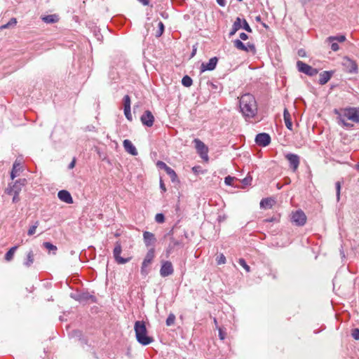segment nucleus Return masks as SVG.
I'll return each mask as SVG.
<instances>
[{"instance_id": "22", "label": "nucleus", "mask_w": 359, "mask_h": 359, "mask_svg": "<svg viewBox=\"0 0 359 359\" xmlns=\"http://www.w3.org/2000/svg\"><path fill=\"white\" fill-rule=\"evenodd\" d=\"M332 74V72L327 71L322 72L320 74L319 83L321 85H325V83H327L331 79Z\"/></svg>"}, {"instance_id": "38", "label": "nucleus", "mask_w": 359, "mask_h": 359, "mask_svg": "<svg viewBox=\"0 0 359 359\" xmlns=\"http://www.w3.org/2000/svg\"><path fill=\"white\" fill-rule=\"evenodd\" d=\"M124 108H130V97L126 95L123 97Z\"/></svg>"}, {"instance_id": "6", "label": "nucleus", "mask_w": 359, "mask_h": 359, "mask_svg": "<svg viewBox=\"0 0 359 359\" xmlns=\"http://www.w3.org/2000/svg\"><path fill=\"white\" fill-rule=\"evenodd\" d=\"M291 222L297 226H304L306 222V216L302 210H296L291 214Z\"/></svg>"}, {"instance_id": "56", "label": "nucleus", "mask_w": 359, "mask_h": 359, "mask_svg": "<svg viewBox=\"0 0 359 359\" xmlns=\"http://www.w3.org/2000/svg\"><path fill=\"white\" fill-rule=\"evenodd\" d=\"M7 28H9V27H8V24H7V23H6V24H5V25H2V26L0 27V29H7Z\"/></svg>"}, {"instance_id": "55", "label": "nucleus", "mask_w": 359, "mask_h": 359, "mask_svg": "<svg viewBox=\"0 0 359 359\" xmlns=\"http://www.w3.org/2000/svg\"><path fill=\"white\" fill-rule=\"evenodd\" d=\"M140 2H141L143 5L147 6L149 4V0H138Z\"/></svg>"}, {"instance_id": "43", "label": "nucleus", "mask_w": 359, "mask_h": 359, "mask_svg": "<svg viewBox=\"0 0 359 359\" xmlns=\"http://www.w3.org/2000/svg\"><path fill=\"white\" fill-rule=\"evenodd\" d=\"M351 335L355 340H359V329L355 328L352 330Z\"/></svg>"}, {"instance_id": "11", "label": "nucleus", "mask_w": 359, "mask_h": 359, "mask_svg": "<svg viewBox=\"0 0 359 359\" xmlns=\"http://www.w3.org/2000/svg\"><path fill=\"white\" fill-rule=\"evenodd\" d=\"M174 269L172 263L170 261L162 262L160 269V274L162 277H167L173 273Z\"/></svg>"}, {"instance_id": "42", "label": "nucleus", "mask_w": 359, "mask_h": 359, "mask_svg": "<svg viewBox=\"0 0 359 359\" xmlns=\"http://www.w3.org/2000/svg\"><path fill=\"white\" fill-rule=\"evenodd\" d=\"M124 114L128 121H131L133 120L130 108H124Z\"/></svg>"}, {"instance_id": "49", "label": "nucleus", "mask_w": 359, "mask_h": 359, "mask_svg": "<svg viewBox=\"0 0 359 359\" xmlns=\"http://www.w3.org/2000/svg\"><path fill=\"white\" fill-rule=\"evenodd\" d=\"M172 242V244H171V243L169 245V247H168V248H169V249H170V250L168 251V252H170V250H171V249H172L175 245H179V242H178V241H175V240H173Z\"/></svg>"}, {"instance_id": "29", "label": "nucleus", "mask_w": 359, "mask_h": 359, "mask_svg": "<svg viewBox=\"0 0 359 359\" xmlns=\"http://www.w3.org/2000/svg\"><path fill=\"white\" fill-rule=\"evenodd\" d=\"M166 173L170 176L172 182H175L177 180V175L175 170L170 168L169 166L165 170Z\"/></svg>"}, {"instance_id": "20", "label": "nucleus", "mask_w": 359, "mask_h": 359, "mask_svg": "<svg viewBox=\"0 0 359 359\" xmlns=\"http://www.w3.org/2000/svg\"><path fill=\"white\" fill-rule=\"evenodd\" d=\"M76 299V300H78L82 303H85L88 301H91L92 302H94L95 301V297L90 294L88 292H83V293L78 294L77 297Z\"/></svg>"}, {"instance_id": "17", "label": "nucleus", "mask_w": 359, "mask_h": 359, "mask_svg": "<svg viewBox=\"0 0 359 359\" xmlns=\"http://www.w3.org/2000/svg\"><path fill=\"white\" fill-rule=\"evenodd\" d=\"M143 238L145 245L147 247L154 248V245L156 242V238L154 233L149 231H144L143 233Z\"/></svg>"}, {"instance_id": "16", "label": "nucleus", "mask_w": 359, "mask_h": 359, "mask_svg": "<svg viewBox=\"0 0 359 359\" xmlns=\"http://www.w3.org/2000/svg\"><path fill=\"white\" fill-rule=\"evenodd\" d=\"M286 159L289 161L293 171H296L299 165V156L294 154H287L285 155Z\"/></svg>"}, {"instance_id": "3", "label": "nucleus", "mask_w": 359, "mask_h": 359, "mask_svg": "<svg viewBox=\"0 0 359 359\" xmlns=\"http://www.w3.org/2000/svg\"><path fill=\"white\" fill-rule=\"evenodd\" d=\"M342 116L354 123H359V107L346 108L343 110V114L340 115L339 119L343 125L344 126H349L350 124L346 123Z\"/></svg>"}, {"instance_id": "7", "label": "nucleus", "mask_w": 359, "mask_h": 359, "mask_svg": "<svg viewBox=\"0 0 359 359\" xmlns=\"http://www.w3.org/2000/svg\"><path fill=\"white\" fill-rule=\"evenodd\" d=\"M297 67L300 72L304 73L305 74L311 76L316 75L318 72L316 69L313 68L311 66L300 60L297 61Z\"/></svg>"}, {"instance_id": "28", "label": "nucleus", "mask_w": 359, "mask_h": 359, "mask_svg": "<svg viewBox=\"0 0 359 359\" xmlns=\"http://www.w3.org/2000/svg\"><path fill=\"white\" fill-rule=\"evenodd\" d=\"M18 246H13L12 247L5 255V259L7 262H10L13 259L14 254L18 249Z\"/></svg>"}, {"instance_id": "33", "label": "nucleus", "mask_w": 359, "mask_h": 359, "mask_svg": "<svg viewBox=\"0 0 359 359\" xmlns=\"http://www.w3.org/2000/svg\"><path fill=\"white\" fill-rule=\"evenodd\" d=\"M43 246L48 250L49 251H53V254H55L57 248L55 245H53L52 243L49 242H45L43 243Z\"/></svg>"}, {"instance_id": "30", "label": "nucleus", "mask_w": 359, "mask_h": 359, "mask_svg": "<svg viewBox=\"0 0 359 359\" xmlns=\"http://www.w3.org/2000/svg\"><path fill=\"white\" fill-rule=\"evenodd\" d=\"M327 41H329V42H332V41H339V42H344L346 41V36L344 35H340V36H329L327 39Z\"/></svg>"}, {"instance_id": "25", "label": "nucleus", "mask_w": 359, "mask_h": 359, "mask_svg": "<svg viewBox=\"0 0 359 359\" xmlns=\"http://www.w3.org/2000/svg\"><path fill=\"white\" fill-rule=\"evenodd\" d=\"M275 204V201L271 198H264L260 202V207L264 209L271 208Z\"/></svg>"}, {"instance_id": "50", "label": "nucleus", "mask_w": 359, "mask_h": 359, "mask_svg": "<svg viewBox=\"0 0 359 359\" xmlns=\"http://www.w3.org/2000/svg\"><path fill=\"white\" fill-rule=\"evenodd\" d=\"M239 36H240V39L243 41H245L248 39V36L245 33H243V32L241 33Z\"/></svg>"}, {"instance_id": "52", "label": "nucleus", "mask_w": 359, "mask_h": 359, "mask_svg": "<svg viewBox=\"0 0 359 359\" xmlns=\"http://www.w3.org/2000/svg\"><path fill=\"white\" fill-rule=\"evenodd\" d=\"M218 330H219V338L221 339H224V334L223 333L222 330L220 327H219Z\"/></svg>"}, {"instance_id": "58", "label": "nucleus", "mask_w": 359, "mask_h": 359, "mask_svg": "<svg viewBox=\"0 0 359 359\" xmlns=\"http://www.w3.org/2000/svg\"><path fill=\"white\" fill-rule=\"evenodd\" d=\"M356 169L359 170V163L356 165Z\"/></svg>"}, {"instance_id": "12", "label": "nucleus", "mask_w": 359, "mask_h": 359, "mask_svg": "<svg viewBox=\"0 0 359 359\" xmlns=\"http://www.w3.org/2000/svg\"><path fill=\"white\" fill-rule=\"evenodd\" d=\"M343 65L346 68V71L349 73H356L358 70V65L356 62L350 59L349 57H344L343 60Z\"/></svg>"}, {"instance_id": "44", "label": "nucleus", "mask_w": 359, "mask_h": 359, "mask_svg": "<svg viewBox=\"0 0 359 359\" xmlns=\"http://www.w3.org/2000/svg\"><path fill=\"white\" fill-rule=\"evenodd\" d=\"M156 165L160 169H163L164 170L168 167L164 162L158 161L156 163Z\"/></svg>"}, {"instance_id": "37", "label": "nucleus", "mask_w": 359, "mask_h": 359, "mask_svg": "<svg viewBox=\"0 0 359 359\" xmlns=\"http://www.w3.org/2000/svg\"><path fill=\"white\" fill-rule=\"evenodd\" d=\"M155 221L159 224L163 223L165 222V217H164L163 214H162V213L156 214L155 216Z\"/></svg>"}, {"instance_id": "18", "label": "nucleus", "mask_w": 359, "mask_h": 359, "mask_svg": "<svg viewBox=\"0 0 359 359\" xmlns=\"http://www.w3.org/2000/svg\"><path fill=\"white\" fill-rule=\"evenodd\" d=\"M57 196L59 199L67 204L73 203V199L68 191L61 190L58 192Z\"/></svg>"}, {"instance_id": "15", "label": "nucleus", "mask_w": 359, "mask_h": 359, "mask_svg": "<svg viewBox=\"0 0 359 359\" xmlns=\"http://www.w3.org/2000/svg\"><path fill=\"white\" fill-rule=\"evenodd\" d=\"M217 57H213L209 60L208 62L202 63L201 66V72H204L205 71H212L215 69L217 66Z\"/></svg>"}, {"instance_id": "5", "label": "nucleus", "mask_w": 359, "mask_h": 359, "mask_svg": "<svg viewBox=\"0 0 359 359\" xmlns=\"http://www.w3.org/2000/svg\"><path fill=\"white\" fill-rule=\"evenodd\" d=\"M154 257H155L154 248H151L147 252L146 256L142 262V267H141L142 274H143L144 276L148 274V270L147 269V268L151 264Z\"/></svg>"}, {"instance_id": "48", "label": "nucleus", "mask_w": 359, "mask_h": 359, "mask_svg": "<svg viewBox=\"0 0 359 359\" xmlns=\"http://www.w3.org/2000/svg\"><path fill=\"white\" fill-rule=\"evenodd\" d=\"M252 180L251 177H247L243 180L242 182L244 185H248L250 184Z\"/></svg>"}, {"instance_id": "26", "label": "nucleus", "mask_w": 359, "mask_h": 359, "mask_svg": "<svg viewBox=\"0 0 359 359\" xmlns=\"http://www.w3.org/2000/svg\"><path fill=\"white\" fill-rule=\"evenodd\" d=\"M241 28V18L238 17L235 22H233V25L232 26L231 31L229 33V35L231 36L234 35L236 32Z\"/></svg>"}, {"instance_id": "1", "label": "nucleus", "mask_w": 359, "mask_h": 359, "mask_svg": "<svg viewBox=\"0 0 359 359\" xmlns=\"http://www.w3.org/2000/svg\"><path fill=\"white\" fill-rule=\"evenodd\" d=\"M239 106L241 113L246 119L255 117L257 113L256 100L250 93L244 94L240 97Z\"/></svg>"}, {"instance_id": "57", "label": "nucleus", "mask_w": 359, "mask_h": 359, "mask_svg": "<svg viewBox=\"0 0 359 359\" xmlns=\"http://www.w3.org/2000/svg\"><path fill=\"white\" fill-rule=\"evenodd\" d=\"M214 323H215V325L216 327H217V328H219V327H218V325H217V319H216L215 318H214Z\"/></svg>"}, {"instance_id": "24", "label": "nucleus", "mask_w": 359, "mask_h": 359, "mask_svg": "<svg viewBox=\"0 0 359 359\" xmlns=\"http://www.w3.org/2000/svg\"><path fill=\"white\" fill-rule=\"evenodd\" d=\"M283 117L286 127L291 130L292 129L291 115L287 109H284Z\"/></svg>"}, {"instance_id": "2", "label": "nucleus", "mask_w": 359, "mask_h": 359, "mask_svg": "<svg viewBox=\"0 0 359 359\" xmlns=\"http://www.w3.org/2000/svg\"><path fill=\"white\" fill-rule=\"evenodd\" d=\"M134 330L137 341L140 344L147 346L154 341L152 337L147 335V330L144 321H136L134 325Z\"/></svg>"}, {"instance_id": "23", "label": "nucleus", "mask_w": 359, "mask_h": 359, "mask_svg": "<svg viewBox=\"0 0 359 359\" xmlns=\"http://www.w3.org/2000/svg\"><path fill=\"white\" fill-rule=\"evenodd\" d=\"M42 20L47 24H53L58 22L59 16L56 14L48 15L41 17Z\"/></svg>"}, {"instance_id": "53", "label": "nucleus", "mask_w": 359, "mask_h": 359, "mask_svg": "<svg viewBox=\"0 0 359 359\" xmlns=\"http://www.w3.org/2000/svg\"><path fill=\"white\" fill-rule=\"evenodd\" d=\"M217 4L221 6H224L226 5L225 0H217Z\"/></svg>"}, {"instance_id": "39", "label": "nucleus", "mask_w": 359, "mask_h": 359, "mask_svg": "<svg viewBox=\"0 0 359 359\" xmlns=\"http://www.w3.org/2000/svg\"><path fill=\"white\" fill-rule=\"evenodd\" d=\"M217 264H224L226 263V257L223 254H220L219 256H217Z\"/></svg>"}, {"instance_id": "8", "label": "nucleus", "mask_w": 359, "mask_h": 359, "mask_svg": "<svg viewBox=\"0 0 359 359\" xmlns=\"http://www.w3.org/2000/svg\"><path fill=\"white\" fill-rule=\"evenodd\" d=\"M194 142L195 143V147H196L198 153L200 154L201 157L203 159L208 161V149L205 146V144L202 141H201L199 139H194Z\"/></svg>"}, {"instance_id": "32", "label": "nucleus", "mask_w": 359, "mask_h": 359, "mask_svg": "<svg viewBox=\"0 0 359 359\" xmlns=\"http://www.w3.org/2000/svg\"><path fill=\"white\" fill-rule=\"evenodd\" d=\"M39 222L36 221L34 222V224L32 226H30L29 229H28L27 234L29 236L34 235L36 233V230L37 227L39 226Z\"/></svg>"}, {"instance_id": "31", "label": "nucleus", "mask_w": 359, "mask_h": 359, "mask_svg": "<svg viewBox=\"0 0 359 359\" xmlns=\"http://www.w3.org/2000/svg\"><path fill=\"white\" fill-rule=\"evenodd\" d=\"M182 83L185 87H190L192 85V79L190 76L186 75L182 78Z\"/></svg>"}, {"instance_id": "21", "label": "nucleus", "mask_w": 359, "mask_h": 359, "mask_svg": "<svg viewBox=\"0 0 359 359\" xmlns=\"http://www.w3.org/2000/svg\"><path fill=\"white\" fill-rule=\"evenodd\" d=\"M22 170L21 163L18 161H15L13 165V169L11 172V177L13 180L15 177L19 175Z\"/></svg>"}, {"instance_id": "54", "label": "nucleus", "mask_w": 359, "mask_h": 359, "mask_svg": "<svg viewBox=\"0 0 359 359\" xmlns=\"http://www.w3.org/2000/svg\"><path fill=\"white\" fill-rule=\"evenodd\" d=\"M76 160L75 158L73 159V161L69 163V168L72 169L75 166Z\"/></svg>"}, {"instance_id": "40", "label": "nucleus", "mask_w": 359, "mask_h": 359, "mask_svg": "<svg viewBox=\"0 0 359 359\" xmlns=\"http://www.w3.org/2000/svg\"><path fill=\"white\" fill-rule=\"evenodd\" d=\"M158 31H157L156 36H161L164 31V25L162 22H158Z\"/></svg>"}, {"instance_id": "36", "label": "nucleus", "mask_w": 359, "mask_h": 359, "mask_svg": "<svg viewBox=\"0 0 359 359\" xmlns=\"http://www.w3.org/2000/svg\"><path fill=\"white\" fill-rule=\"evenodd\" d=\"M238 263H239V264H240L242 267H243V268L245 269V271H246L247 272H250V266L247 264V263H246V262L245 261V259H243V258L239 259V260H238Z\"/></svg>"}, {"instance_id": "27", "label": "nucleus", "mask_w": 359, "mask_h": 359, "mask_svg": "<svg viewBox=\"0 0 359 359\" xmlns=\"http://www.w3.org/2000/svg\"><path fill=\"white\" fill-rule=\"evenodd\" d=\"M34 252L32 250H30L29 252H28V253L27 255V259H26L25 262H24V264L27 267H29L34 263Z\"/></svg>"}, {"instance_id": "35", "label": "nucleus", "mask_w": 359, "mask_h": 359, "mask_svg": "<svg viewBox=\"0 0 359 359\" xmlns=\"http://www.w3.org/2000/svg\"><path fill=\"white\" fill-rule=\"evenodd\" d=\"M175 320V316L173 313H170L168 317L166 319V325L168 326H171L174 324Z\"/></svg>"}, {"instance_id": "14", "label": "nucleus", "mask_w": 359, "mask_h": 359, "mask_svg": "<svg viewBox=\"0 0 359 359\" xmlns=\"http://www.w3.org/2000/svg\"><path fill=\"white\" fill-rule=\"evenodd\" d=\"M140 120L143 125L147 127H151L154 122V116L150 111L147 110L141 116Z\"/></svg>"}, {"instance_id": "45", "label": "nucleus", "mask_w": 359, "mask_h": 359, "mask_svg": "<svg viewBox=\"0 0 359 359\" xmlns=\"http://www.w3.org/2000/svg\"><path fill=\"white\" fill-rule=\"evenodd\" d=\"M233 180H234V177H232L231 176H227L224 179V182L227 185H231L232 184V182L233 181Z\"/></svg>"}, {"instance_id": "46", "label": "nucleus", "mask_w": 359, "mask_h": 359, "mask_svg": "<svg viewBox=\"0 0 359 359\" xmlns=\"http://www.w3.org/2000/svg\"><path fill=\"white\" fill-rule=\"evenodd\" d=\"M7 24L9 27H14L17 24L16 18H11Z\"/></svg>"}, {"instance_id": "19", "label": "nucleus", "mask_w": 359, "mask_h": 359, "mask_svg": "<svg viewBox=\"0 0 359 359\" xmlns=\"http://www.w3.org/2000/svg\"><path fill=\"white\" fill-rule=\"evenodd\" d=\"M123 147H124L125 150L128 153L130 154L133 156L137 155V154H138L137 151L135 147L131 142V141H130L129 140H125L123 142Z\"/></svg>"}, {"instance_id": "9", "label": "nucleus", "mask_w": 359, "mask_h": 359, "mask_svg": "<svg viewBox=\"0 0 359 359\" xmlns=\"http://www.w3.org/2000/svg\"><path fill=\"white\" fill-rule=\"evenodd\" d=\"M233 45L238 50L252 52V53H255L256 52V48L253 43H248L247 44H244L241 40L236 39L233 41Z\"/></svg>"}, {"instance_id": "13", "label": "nucleus", "mask_w": 359, "mask_h": 359, "mask_svg": "<svg viewBox=\"0 0 359 359\" xmlns=\"http://www.w3.org/2000/svg\"><path fill=\"white\" fill-rule=\"evenodd\" d=\"M255 142L262 147H266L271 142V137L267 133H259L255 137Z\"/></svg>"}, {"instance_id": "10", "label": "nucleus", "mask_w": 359, "mask_h": 359, "mask_svg": "<svg viewBox=\"0 0 359 359\" xmlns=\"http://www.w3.org/2000/svg\"><path fill=\"white\" fill-rule=\"evenodd\" d=\"M122 251V247L119 242L115 243V247L113 251L114 257L118 264H126L128 262L130 258H123L120 256Z\"/></svg>"}, {"instance_id": "59", "label": "nucleus", "mask_w": 359, "mask_h": 359, "mask_svg": "<svg viewBox=\"0 0 359 359\" xmlns=\"http://www.w3.org/2000/svg\"><path fill=\"white\" fill-rule=\"evenodd\" d=\"M195 51L196 50H194L193 53H192V55H194L195 54Z\"/></svg>"}, {"instance_id": "41", "label": "nucleus", "mask_w": 359, "mask_h": 359, "mask_svg": "<svg viewBox=\"0 0 359 359\" xmlns=\"http://www.w3.org/2000/svg\"><path fill=\"white\" fill-rule=\"evenodd\" d=\"M336 187V192H337V199L339 201L340 198V191H341V182H337L335 183Z\"/></svg>"}, {"instance_id": "34", "label": "nucleus", "mask_w": 359, "mask_h": 359, "mask_svg": "<svg viewBox=\"0 0 359 359\" xmlns=\"http://www.w3.org/2000/svg\"><path fill=\"white\" fill-rule=\"evenodd\" d=\"M241 28H243L245 31H247L249 33H251L252 32L251 27H250L248 22L245 19L241 20Z\"/></svg>"}, {"instance_id": "51", "label": "nucleus", "mask_w": 359, "mask_h": 359, "mask_svg": "<svg viewBox=\"0 0 359 359\" xmlns=\"http://www.w3.org/2000/svg\"><path fill=\"white\" fill-rule=\"evenodd\" d=\"M160 187L163 192L166 191L165 186L162 180H160Z\"/></svg>"}, {"instance_id": "47", "label": "nucleus", "mask_w": 359, "mask_h": 359, "mask_svg": "<svg viewBox=\"0 0 359 359\" xmlns=\"http://www.w3.org/2000/svg\"><path fill=\"white\" fill-rule=\"evenodd\" d=\"M331 49L333 50V51H337L339 49V46L338 45L337 43L336 42H331Z\"/></svg>"}, {"instance_id": "4", "label": "nucleus", "mask_w": 359, "mask_h": 359, "mask_svg": "<svg viewBox=\"0 0 359 359\" xmlns=\"http://www.w3.org/2000/svg\"><path fill=\"white\" fill-rule=\"evenodd\" d=\"M25 179L16 180L13 185L8 189V194L13 196V203H18L20 201L19 194L20 193L22 187L25 186Z\"/></svg>"}]
</instances>
